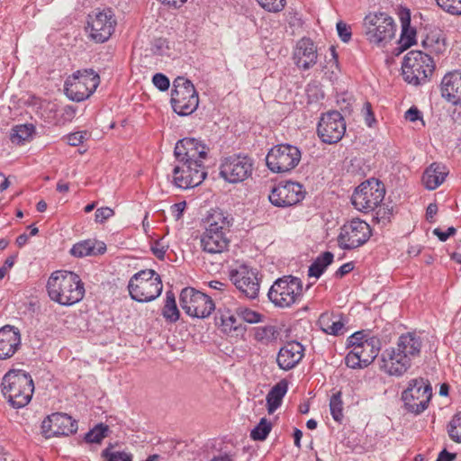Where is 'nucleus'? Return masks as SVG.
<instances>
[{"label":"nucleus","mask_w":461,"mask_h":461,"mask_svg":"<svg viewBox=\"0 0 461 461\" xmlns=\"http://www.w3.org/2000/svg\"><path fill=\"white\" fill-rule=\"evenodd\" d=\"M208 148L199 140L185 138L175 146L174 155L177 164L174 167V184L179 188H192L199 185L206 177L203 160L207 158Z\"/></svg>","instance_id":"nucleus-1"},{"label":"nucleus","mask_w":461,"mask_h":461,"mask_svg":"<svg viewBox=\"0 0 461 461\" xmlns=\"http://www.w3.org/2000/svg\"><path fill=\"white\" fill-rule=\"evenodd\" d=\"M423 341L415 331L402 334L396 347L382 353V368L390 375L401 376L411 367L421 353Z\"/></svg>","instance_id":"nucleus-2"},{"label":"nucleus","mask_w":461,"mask_h":461,"mask_svg":"<svg viewBox=\"0 0 461 461\" xmlns=\"http://www.w3.org/2000/svg\"><path fill=\"white\" fill-rule=\"evenodd\" d=\"M233 219L221 210H214L204 222V230L200 238L203 251L209 254H221L230 244V228Z\"/></svg>","instance_id":"nucleus-3"},{"label":"nucleus","mask_w":461,"mask_h":461,"mask_svg":"<svg viewBox=\"0 0 461 461\" xmlns=\"http://www.w3.org/2000/svg\"><path fill=\"white\" fill-rule=\"evenodd\" d=\"M47 291L52 301L65 306L80 302L85 295V286L79 276L66 270H58L50 275Z\"/></svg>","instance_id":"nucleus-4"},{"label":"nucleus","mask_w":461,"mask_h":461,"mask_svg":"<svg viewBox=\"0 0 461 461\" xmlns=\"http://www.w3.org/2000/svg\"><path fill=\"white\" fill-rule=\"evenodd\" d=\"M1 389L10 405L20 409L31 402L34 384L31 375L26 371L11 369L3 376Z\"/></svg>","instance_id":"nucleus-5"},{"label":"nucleus","mask_w":461,"mask_h":461,"mask_svg":"<svg viewBox=\"0 0 461 461\" xmlns=\"http://www.w3.org/2000/svg\"><path fill=\"white\" fill-rule=\"evenodd\" d=\"M402 77L404 80L413 86L426 84L435 70V62L427 53L420 50H411L403 59Z\"/></svg>","instance_id":"nucleus-6"},{"label":"nucleus","mask_w":461,"mask_h":461,"mask_svg":"<svg viewBox=\"0 0 461 461\" xmlns=\"http://www.w3.org/2000/svg\"><path fill=\"white\" fill-rule=\"evenodd\" d=\"M366 40L377 47L389 43L396 33V23L386 13H370L363 22Z\"/></svg>","instance_id":"nucleus-7"},{"label":"nucleus","mask_w":461,"mask_h":461,"mask_svg":"<svg viewBox=\"0 0 461 461\" xmlns=\"http://www.w3.org/2000/svg\"><path fill=\"white\" fill-rule=\"evenodd\" d=\"M303 295V283L300 278L285 276L271 285L267 297L275 306L288 308L299 302Z\"/></svg>","instance_id":"nucleus-8"},{"label":"nucleus","mask_w":461,"mask_h":461,"mask_svg":"<svg viewBox=\"0 0 461 461\" xmlns=\"http://www.w3.org/2000/svg\"><path fill=\"white\" fill-rule=\"evenodd\" d=\"M431 398V384L421 377L410 380L401 395L404 409L414 415L422 413L428 408Z\"/></svg>","instance_id":"nucleus-9"},{"label":"nucleus","mask_w":461,"mask_h":461,"mask_svg":"<svg viewBox=\"0 0 461 461\" xmlns=\"http://www.w3.org/2000/svg\"><path fill=\"white\" fill-rule=\"evenodd\" d=\"M199 97L193 83L177 77L171 90V105L175 113L181 116L193 113L198 107Z\"/></svg>","instance_id":"nucleus-10"},{"label":"nucleus","mask_w":461,"mask_h":461,"mask_svg":"<svg viewBox=\"0 0 461 461\" xmlns=\"http://www.w3.org/2000/svg\"><path fill=\"white\" fill-rule=\"evenodd\" d=\"M100 78L93 69L77 70L65 82V94L72 101L87 99L97 88Z\"/></svg>","instance_id":"nucleus-11"},{"label":"nucleus","mask_w":461,"mask_h":461,"mask_svg":"<svg viewBox=\"0 0 461 461\" xmlns=\"http://www.w3.org/2000/svg\"><path fill=\"white\" fill-rule=\"evenodd\" d=\"M385 189L378 180L370 179L359 185L352 194L351 202L358 211H374L384 200Z\"/></svg>","instance_id":"nucleus-12"},{"label":"nucleus","mask_w":461,"mask_h":461,"mask_svg":"<svg viewBox=\"0 0 461 461\" xmlns=\"http://www.w3.org/2000/svg\"><path fill=\"white\" fill-rule=\"evenodd\" d=\"M300 149L291 144L274 146L266 157L267 167L274 173H286L294 169L301 160Z\"/></svg>","instance_id":"nucleus-13"},{"label":"nucleus","mask_w":461,"mask_h":461,"mask_svg":"<svg viewBox=\"0 0 461 461\" xmlns=\"http://www.w3.org/2000/svg\"><path fill=\"white\" fill-rule=\"evenodd\" d=\"M179 301L182 309L191 317L204 319L215 310L212 297L193 287L184 288Z\"/></svg>","instance_id":"nucleus-14"},{"label":"nucleus","mask_w":461,"mask_h":461,"mask_svg":"<svg viewBox=\"0 0 461 461\" xmlns=\"http://www.w3.org/2000/svg\"><path fill=\"white\" fill-rule=\"evenodd\" d=\"M370 236L369 224L359 219H353L340 228L338 244L340 249L350 250L364 245Z\"/></svg>","instance_id":"nucleus-15"},{"label":"nucleus","mask_w":461,"mask_h":461,"mask_svg":"<svg viewBox=\"0 0 461 461\" xmlns=\"http://www.w3.org/2000/svg\"><path fill=\"white\" fill-rule=\"evenodd\" d=\"M89 37L97 43L105 42L110 39L116 26V19L110 8L95 11L88 15Z\"/></svg>","instance_id":"nucleus-16"},{"label":"nucleus","mask_w":461,"mask_h":461,"mask_svg":"<svg viewBox=\"0 0 461 461\" xmlns=\"http://www.w3.org/2000/svg\"><path fill=\"white\" fill-rule=\"evenodd\" d=\"M253 172V160L248 156L234 155L226 158L221 165L220 175L229 183H240Z\"/></svg>","instance_id":"nucleus-17"},{"label":"nucleus","mask_w":461,"mask_h":461,"mask_svg":"<svg viewBox=\"0 0 461 461\" xmlns=\"http://www.w3.org/2000/svg\"><path fill=\"white\" fill-rule=\"evenodd\" d=\"M305 189L298 182H281L268 195L269 202L276 207H289L302 202L305 197Z\"/></svg>","instance_id":"nucleus-18"},{"label":"nucleus","mask_w":461,"mask_h":461,"mask_svg":"<svg viewBox=\"0 0 461 461\" xmlns=\"http://www.w3.org/2000/svg\"><path fill=\"white\" fill-rule=\"evenodd\" d=\"M317 132L323 142L337 143L346 132V122L343 116L338 111L323 114L319 122Z\"/></svg>","instance_id":"nucleus-19"},{"label":"nucleus","mask_w":461,"mask_h":461,"mask_svg":"<svg viewBox=\"0 0 461 461\" xmlns=\"http://www.w3.org/2000/svg\"><path fill=\"white\" fill-rule=\"evenodd\" d=\"M77 430V422L66 413H52L44 419L41 423V432L46 438L68 436L76 433Z\"/></svg>","instance_id":"nucleus-20"},{"label":"nucleus","mask_w":461,"mask_h":461,"mask_svg":"<svg viewBox=\"0 0 461 461\" xmlns=\"http://www.w3.org/2000/svg\"><path fill=\"white\" fill-rule=\"evenodd\" d=\"M230 280L247 298L255 299L259 292L258 273L255 269L242 265L230 272Z\"/></svg>","instance_id":"nucleus-21"},{"label":"nucleus","mask_w":461,"mask_h":461,"mask_svg":"<svg viewBox=\"0 0 461 461\" xmlns=\"http://www.w3.org/2000/svg\"><path fill=\"white\" fill-rule=\"evenodd\" d=\"M128 289L131 297L140 303H147L155 300L162 292L163 285L160 276L151 279L149 282L140 284H129Z\"/></svg>","instance_id":"nucleus-22"},{"label":"nucleus","mask_w":461,"mask_h":461,"mask_svg":"<svg viewBox=\"0 0 461 461\" xmlns=\"http://www.w3.org/2000/svg\"><path fill=\"white\" fill-rule=\"evenodd\" d=\"M20 330L12 325L0 329V360L11 358L21 348Z\"/></svg>","instance_id":"nucleus-23"},{"label":"nucleus","mask_w":461,"mask_h":461,"mask_svg":"<svg viewBox=\"0 0 461 461\" xmlns=\"http://www.w3.org/2000/svg\"><path fill=\"white\" fill-rule=\"evenodd\" d=\"M303 346L297 341L287 342L279 349L276 362L280 369L288 371L295 367L303 357Z\"/></svg>","instance_id":"nucleus-24"},{"label":"nucleus","mask_w":461,"mask_h":461,"mask_svg":"<svg viewBox=\"0 0 461 461\" xmlns=\"http://www.w3.org/2000/svg\"><path fill=\"white\" fill-rule=\"evenodd\" d=\"M441 95L452 104H461V70L447 73L440 84Z\"/></svg>","instance_id":"nucleus-25"},{"label":"nucleus","mask_w":461,"mask_h":461,"mask_svg":"<svg viewBox=\"0 0 461 461\" xmlns=\"http://www.w3.org/2000/svg\"><path fill=\"white\" fill-rule=\"evenodd\" d=\"M317 50L313 41L309 38L301 39L295 47L294 59L298 68L309 69L317 62Z\"/></svg>","instance_id":"nucleus-26"},{"label":"nucleus","mask_w":461,"mask_h":461,"mask_svg":"<svg viewBox=\"0 0 461 461\" xmlns=\"http://www.w3.org/2000/svg\"><path fill=\"white\" fill-rule=\"evenodd\" d=\"M235 315H237L235 311L219 307L215 315V324L226 334L237 336L242 334L245 329Z\"/></svg>","instance_id":"nucleus-27"},{"label":"nucleus","mask_w":461,"mask_h":461,"mask_svg":"<svg viewBox=\"0 0 461 461\" xmlns=\"http://www.w3.org/2000/svg\"><path fill=\"white\" fill-rule=\"evenodd\" d=\"M317 323L324 333L339 336L344 333L346 321L341 314L326 312L321 314Z\"/></svg>","instance_id":"nucleus-28"},{"label":"nucleus","mask_w":461,"mask_h":461,"mask_svg":"<svg viewBox=\"0 0 461 461\" xmlns=\"http://www.w3.org/2000/svg\"><path fill=\"white\" fill-rule=\"evenodd\" d=\"M446 167L439 163H432L423 173L422 183L429 190L438 188L447 176Z\"/></svg>","instance_id":"nucleus-29"},{"label":"nucleus","mask_w":461,"mask_h":461,"mask_svg":"<svg viewBox=\"0 0 461 461\" xmlns=\"http://www.w3.org/2000/svg\"><path fill=\"white\" fill-rule=\"evenodd\" d=\"M106 246L104 242L95 240H86L73 245L70 254L76 258H84L104 254Z\"/></svg>","instance_id":"nucleus-30"},{"label":"nucleus","mask_w":461,"mask_h":461,"mask_svg":"<svg viewBox=\"0 0 461 461\" xmlns=\"http://www.w3.org/2000/svg\"><path fill=\"white\" fill-rule=\"evenodd\" d=\"M402 33L399 40L400 48L405 50L415 43L416 30L411 27V13L408 9L400 12Z\"/></svg>","instance_id":"nucleus-31"},{"label":"nucleus","mask_w":461,"mask_h":461,"mask_svg":"<svg viewBox=\"0 0 461 461\" xmlns=\"http://www.w3.org/2000/svg\"><path fill=\"white\" fill-rule=\"evenodd\" d=\"M287 392V384L282 381L276 384L267 395V411L272 414L281 405L282 399Z\"/></svg>","instance_id":"nucleus-32"},{"label":"nucleus","mask_w":461,"mask_h":461,"mask_svg":"<svg viewBox=\"0 0 461 461\" xmlns=\"http://www.w3.org/2000/svg\"><path fill=\"white\" fill-rule=\"evenodd\" d=\"M333 258L334 255L330 251L321 254L309 267L308 276L319 278L333 262Z\"/></svg>","instance_id":"nucleus-33"},{"label":"nucleus","mask_w":461,"mask_h":461,"mask_svg":"<svg viewBox=\"0 0 461 461\" xmlns=\"http://www.w3.org/2000/svg\"><path fill=\"white\" fill-rule=\"evenodd\" d=\"M164 319L170 323H175L179 320L180 312L176 303V297L172 291L166 293L165 303L161 312Z\"/></svg>","instance_id":"nucleus-34"},{"label":"nucleus","mask_w":461,"mask_h":461,"mask_svg":"<svg viewBox=\"0 0 461 461\" xmlns=\"http://www.w3.org/2000/svg\"><path fill=\"white\" fill-rule=\"evenodd\" d=\"M379 340L371 337L369 341H364V344L359 348L358 351L361 352V358L364 366H368L377 357L380 347Z\"/></svg>","instance_id":"nucleus-35"},{"label":"nucleus","mask_w":461,"mask_h":461,"mask_svg":"<svg viewBox=\"0 0 461 461\" xmlns=\"http://www.w3.org/2000/svg\"><path fill=\"white\" fill-rule=\"evenodd\" d=\"M34 132L32 124H21L15 126L11 132L10 139L14 144L20 145L28 140Z\"/></svg>","instance_id":"nucleus-36"},{"label":"nucleus","mask_w":461,"mask_h":461,"mask_svg":"<svg viewBox=\"0 0 461 461\" xmlns=\"http://www.w3.org/2000/svg\"><path fill=\"white\" fill-rule=\"evenodd\" d=\"M235 313L240 320L249 324L259 323L264 318L258 312L241 305L235 308Z\"/></svg>","instance_id":"nucleus-37"},{"label":"nucleus","mask_w":461,"mask_h":461,"mask_svg":"<svg viewBox=\"0 0 461 461\" xmlns=\"http://www.w3.org/2000/svg\"><path fill=\"white\" fill-rule=\"evenodd\" d=\"M330 410L334 420L340 422L343 419V402L341 392H337L330 397Z\"/></svg>","instance_id":"nucleus-38"},{"label":"nucleus","mask_w":461,"mask_h":461,"mask_svg":"<svg viewBox=\"0 0 461 461\" xmlns=\"http://www.w3.org/2000/svg\"><path fill=\"white\" fill-rule=\"evenodd\" d=\"M109 427L104 423L95 425L85 435V440L88 443H100L105 437Z\"/></svg>","instance_id":"nucleus-39"},{"label":"nucleus","mask_w":461,"mask_h":461,"mask_svg":"<svg viewBox=\"0 0 461 461\" xmlns=\"http://www.w3.org/2000/svg\"><path fill=\"white\" fill-rule=\"evenodd\" d=\"M272 429V424L266 418H262L259 423L251 430L250 437L254 440H265Z\"/></svg>","instance_id":"nucleus-40"},{"label":"nucleus","mask_w":461,"mask_h":461,"mask_svg":"<svg viewBox=\"0 0 461 461\" xmlns=\"http://www.w3.org/2000/svg\"><path fill=\"white\" fill-rule=\"evenodd\" d=\"M277 337V330L274 326L258 327L255 331V339L261 343H268Z\"/></svg>","instance_id":"nucleus-41"},{"label":"nucleus","mask_w":461,"mask_h":461,"mask_svg":"<svg viewBox=\"0 0 461 461\" xmlns=\"http://www.w3.org/2000/svg\"><path fill=\"white\" fill-rule=\"evenodd\" d=\"M447 433L453 441L461 443V411L453 416L447 425Z\"/></svg>","instance_id":"nucleus-42"},{"label":"nucleus","mask_w":461,"mask_h":461,"mask_svg":"<svg viewBox=\"0 0 461 461\" xmlns=\"http://www.w3.org/2000/svg\"><path fill=\"white\" fill-rule=\"evenodd\" d=\"M445 12L453 15H461V0H435Z\"/></svg>","instance_id":"nucleus-43"},{"label":"nucleus","mask_w":461,"mask_h":461,"mask_svg":"<svg viewBox=\"0 0 461 461\" xmlns=\"http://www.w3.org/2000/svg\"><path fill=\"white\" fill-rule=\"evenodd\" d=\"M357 349H351L345 357V364L348 367L352 369L357 368H364L366 366H364L361 358V352Z\"/></svg>","instance_id":"nucleus-44"},{"label":"nucleus","mask_w":461,"mask_h":461,"mask_svg":"<svg viewBox=\"0 0 461 461\" xmlns=\"http://www.w3.org/2000/svg\"><path fill=\"white\" fill-rule=\"evenodd\" d=\"M105 461H132V456L123 451H112L109 447L102 452Z\"/></svg>","instance_id":"nucleus-45"},{"label":"nucleus","mask_w":461,"mask_h":461,"mask_svg":"<svg viewBox=\"0 0 461 461\" xmlns=\"http://www.w3.org/2000/svg\"><path fill=\"white\" fill-rule=\"evenodd\" d=\"M258 4L266 11L270 13H279L285 6V0H256Z\"/></svg>","instance_id":"nucleus-46"},{"label":"nucleus","mask_w":461,"mask_h":461,"mask_svg":"<svg viewBox=\"0 0 461 461\" xmlns=\"http://www.w3.org/2000/svg\"><path fill=\"white\" fill-rule=\"evenodd\" d=\"M369 340L370 338H366L363 331H357L348 338L347 346L348 348H352V349H357V348H361L364 341Z\"/></svg>","instance_id":"nucleus-47"},{"label":"nucleus","mask_w":461,"mask_h":461,"mask_svg":"<svg viewBox=\"0 0 461 461\" xmlns=\"http://www.w3.org/2000/svg\"><path fill=\"white\" fill-rule=\"evenodd\" d=\"M159 276L156 271L152 269L141 270L136 273L130 280L129 284H140V282H149L151 279L156 278Z\"/></svg>","instance_id":"nucleus-48"},{"label":"nucleus","mask_w":461,"mask_h":461,"mask_svg":"<svg viewBox=\"0 0 461 461\" xmlns=\"http://www.w3.org/2000/svg\"><path fill=\"white\" fill-rule=\"evenodd\" d=\"M167 249L168 245L164 241L163 239L154 241L150 247L153 255L160 260L164 259Z\"/></svg>","instance_id":"nucleus-49"},{"label":"nucleus","mask_w":461,"mask_h":461,"mask_svg":"<svg viewBox=\"0 0 461 461\" xmlns=\"http://www.w3.org/2000/svg\"><path fill=\"white\" fill-rule=\"evenodd\" d=\"M154 86L160 91L167 90L169 87V79L161 73H157L152 77Z\"/></svg>","instance_id":"nucleus-50"},{"label":"nucleus","mask_w":461,"mask_h":461,"mask_svg":"<svg viewBox=\"0 0 461 461\" xmlns=\"http://www.w3.org/2000/svg\"><path fill=\"white\" fill-rule=\"evenodd\" d=\"M337 31L340 40L343 42H348L350 41L352 35L351 29L345 23H343L342 21L339 22L337 23Z\"/></svg>","instance_id":"nucleus-51"},{"label":"nucleus","mask_w":461,"mask_h":461,"mask_svg":"<svg viewBox=\"0 0 461 461\" xmlns=\"http://www.w3.org/2000/svg\"><path fill=\"white\" fill-rule=\"evenodd\" d=\"M362 112L366 124L368 127H372L373 124L375 122V118L372 111L371 104L369 102L365 103Z\"/></svg>","instance_id":"nucleus-52"},{"label":"nucleus","mask_w":461,"mask_h":461,"mask_svg":"<svg viewBox=\"0 0 461 461\" xmlns=\"http://www.w3.org/2000/svg\"><path fill=\"white\" fill-rule=\"evenodd\" d=\"M113 213V210L110 207L99 208L95 212V221L98 222H104L105 220L111 218Z\"/></svg>","instance_id":"nucleus-53"},{"label":"nucleus","mask_w":461,"mask_h":461,"mask_svg":"<svg viewBox=\"0 0 461 461\" xmlns=\"http://www.w3.org/2000/svg\"><path fill=\"white\" fill-rule=\"evenodd\" d=\"M85 136L83 132H75L67 136V142L70 146H78L84 142Z\"/></svg>","instance_id":"nucleus-54"},{"label":"nucleus","mask_w":461,"mask_h":461,"mask_svg":"<svg viewBox=\"0 0 461 461\" xmlns=\"http://www.w3.org/2000/svg\"><path fill=\"white\" fill-rule=\"evenodd\" d=\"M185 206L186 203L185 201L171 205L170 212L176 220H179L182 217Z\"/></svg>","instance_id":"nucleus-55"},{"label":"nucleus","mask_w":461,"mask_h":461,"mask_svg":"<svg viewBox=\"0 0 461 461\" xmlns=\"http://www.w3.org/2000/svg\"><path fill=\"white\" fill-rule=\"evenodd\" d=\"M353 269H354L353 262L345 263L341 267H339V269L336 271L335 276L337 278H341L345 275L350 273Z\"/></svg>","instance_id":"nucleus-56"},{"label":"nucleus","mask_w":461,"mask_h":461,"mask_svg":"<svg viewBox=\"0 0 461 461\" xmlns=\"http://www.w3.org/2000/svg\"><path fill=\"white\" fill-rule=\"evenodd\" d=\"M405 119L410 122H415L419 119H421V113L416 107H411L405 113Z\"/></svg>","instance_id":"nucleus-57"},{"label":"nucleus","mask_w":461,"mask_h":461,"mask_svg":"<svg viewBox=\"0 0 461 461\" xmlns=\"http://www.w3.org/2000/svg\"><path fill=\"white\" fill-rule=\"evenodd\" d=\"M438 212V206L436 203H429L426 210V219L429 222H433L434 216L437 214Z\"/></svg>","instance_id":"nucleus-58"},{"label":"nucleus","mask_w":461,"mask_h":461,"mask_svg":"<svg viewBox=\"0 0 461 461\" xmlns=\"http://www.w3.org/2000/svg\"><path fill=\"white\" fill-rule=\"evenodd\" d=\"M456 456V454L447 452L446 449L442 450L436 461H453Z\"/></svg>","instance_id":"nucleus-59"},{"label":"nucleus","mask_w":461,"mask_h":461,"mask_svg":"<svg viewBox=\"0 0 461 461\" xmlns=\"http://www.w3.org/2000/svg\"><path fill=\"white\" fill-rule=\"evenodd\" d=\"M209 286H210V288H212L215 291L224 292L225 288L227 287V285L222 282L213 280L209 283Z\"/></svg>","instance_id":"nucleus-60"},{"label":"nucleus","mask_w":461,"mask_h":461,"mask_svg":"<svg viewBox=\"0 0 461 461\" xmlns=\"http://www.w3.org/2000/svg\"><path fill=\"white\" fill-rule=\"evenodd\" d=\"M162 4L173 6L175 8L180 7L187 0H159Z\"/></svg>","instance_id":"nucleus-61"},{"label":"nucleus","mask_w":461,"mask_h":461,"mask_svg":"<svg viewBox=\"0 0 461 461\" xmlns=\"http://www.w3.org/2000/svg\"><path fill=\"white\" fill-rule=\"evenodd\" d=\"M75 113H76V109L73 108L72 106L67 105L63 109V115L68 119L73 118Z\"/></svg>","instance_id":"nucleus-62"},{"label":"nucleus","mask_w":461,"mask_h":461,"mask_svg":"<svg viewBox=\"0 0 461 461\" xmlns=\"http://www.w3.org/2000/svg\"><path fill=\"white\" fill-rule=\"evenodd\" d=\"M433 234L436 235L441 241H446L448 239L447 233L438 228H436L433 230Z\"/></svg>","instance_id":"nucleus-63"},{"label":"nucleus","mask_w":461,"mask_h":461,"mask_svg":"<svg viewBox=\"0 0 461 461\" xmlns=\"http://www.w3.org/2000/svg\"><path fill=\"white\" fill-rule=\"evenodd\" d=\"M28 239H29L28 235L25 234V233H23V234L19 235L16 238V244H17V246L20 247V248L24 246L27 243Z\"/></svg>","instance_id":"nucleus-64"}]
</instances>
